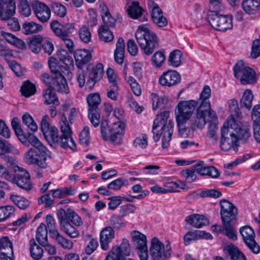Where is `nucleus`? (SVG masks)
I'll return each instance as SVG.
<instances>
[{"label":"nucleus","mask_w":260,"mask_h":260,"mask_svg":"<svg viewBox=\"0 0 260 260\" xmlns=\"http://www.w3.org/2000/svg\"><path fill=\"white\" fill-rule=\"evenodd\" d=\"M135 36L140 47L147 55L151 54L154 49L158 46L156 35L146 25L139 26Z\"/></svg>","instance_id":"39448f33"},{"label":"nucleus","mask_w":260,"mask_h":260,"mask_svg":"<svg viewBox=\"0 0 260 260\" xmlns=\"http://www.w3.org/2000/svg\"><path fill=\"white\" fill-rule=\"evenodd\" d=\"M126 11L129 17L133 19H139L142 16L144 10L140 6L138 2H133L128 6Z\"/></svg>","instance_id":"72a5a7b5"},{"label":"nucleus","mask_w":260,"mask_h":260,"mask_svg":"<svg viewBox=\"0 0 260 260\" xmlns=\"http://www.w3.org/2000/svg\"><path fill=\"white\" fill-rule=\"evenodd\" d=\"M14 174H12V180L9 181L17 185L19 187L26 190H30L32 187L29 173L23 168L15 166L13 167Z\"/></svg>","instance_id":"ddd939ff"},{"label":"nucleus","mask_w":260,"mask_h":260,"mask_svg":"<svg viewBox=\"0 0 260 260\" xmlns=\"http://www.w3.org/2000/svg\"><path fill=\"white\" fill-rule=\"evenodd\" d=\"M46 223L49 230L50 237L55 235L58 231L55 229V221L54 218L51 215L46 216Z\"/></svg>","instance_id":"774afa93"},{"label":"nucleus","mask_w":260,"mask_h":260,"mask_svg":"<svg viewBox=\"0 0 260 260\" xmlns=\"http://www.w3.org/2000/svg\"><path fill=\"white\" fill-rule=\"evenodd\" d=\"M253 99V95L252 91L250 89H246L243 92L240 101L241 107L250 109L252 106Z\"/></svg>","instance_id":"c03bdc74"},{"label":"nucleus","mask_w":260,"mask_h":260,"mask_svg":"<svg viewBox=\"0 0 260 260\" xmlns=\"http://www.w3.org/2000/svg\"><path fill=\"white\" fill-rule=\"evenodd\" d=\"M24 162L29 165H37L41 168L45 169L47 167V156H45L33 150H28L24 153Z\"/></svg>","instance_id":"a211bd4d"},{"label":"nucleus","mask_w":260,"mask_h":260,"mask_svg":"<svg viewBox=\"0 0 260 260\" xmlns=\"http://www.w3.org/2000/svg\"><path fill=\"white\" fill-rule=\"evenodd\" d=\"M36 239L40 244H45L48 242L47 230L45 224L41 223L37 229Z\"/></svg>","instance_id":"a19ab883"},{"label":"nucleus","mask_w":260,"mask_h":260,"mask_svg":"<svg viewBox=\"0 0 260 260\" xmlns=\"http://www.w3.org/2000/svg\"><path fill=\"white\" fill-rule=\"evenodd\" d=\"M209 22L217 30L225 31L233 27V17L229 15H221L217 11H211L208 15Z\"/></svg>","instance_id":"9d476101"},{"label":"nucleus","mask_w":260,"mask_h":260,"mask_svg":"<svg viewBox=\"0 0 260 260\" xmlns=\"http://www.w3.org/2000/svg\"><path fill=\"white\" fill-rule=\"evenodd\" d=\"M221 139L220 142L221 149L225 151L230 150L232 148L234 151L238 150L237 138L233 131L228 127L225 122L221 128Z\"/></svg>","instance_id":"4468645a"},{"label":"nucleus","mask_w":260,"mask_h":260,"mask_svg":"<svg viewBox=\"0 0 260 260\" xmlns=\"http://www.w3.org/2000/svg\"><path fill=\"white\" fill-rule=\"evenodd\" d=\"M197 104L194 100L179 102L176 112V119L188 121L194 113Z\"/></svg>","instance_id":"2eb2a0df"},{"label":"nucleus","mask_w":260,"mask_h":260,"mask_svg":"<svg viewBox=\"0 0 260 260\" xmlns=\"http://www.w3.org/2000/svg\"><path fill=\"white\" fill-rule=\"evenodd\" d=\"M127 82L129 83L133 93L136 96H140L141 94L142 90L141 86L137 82V80L132 76H129L128 78Z\"/></svg>","instance_id":"bf43d9fd"},{"label":"nucleus","mask_w":260,"mask_h":260,"mask_svg":"<svg viewBox=\"0 0 260 260\" xmlns=\"http://www.w3.org/2000/svg\"><path fill=\"white\" fill-rule=\"evenodd\" d=\"M210 96L211 89L209 86L205 85L200 95V104L197 108L196 115L190 121L192 129L202 128L207 122L214 121L217 119L215 112L211 109L209 100Z\"/></svg>","instance_id":"f03ea898"},{"label":"nucleus","mask_w":260,"mask_h":260,"mask_svg":"<svg viewBox=\"0 0 260 260\" xmlns=\"http://www.w3.org/2000/svg\"><path fill=\"white\" fill-rule=\"evenodd\" d=\"M7 153L18 154L19 150L10 143L0 138V155Z\"/></svg>","instance_id":"8fccbe9b"},{"label":"nucleus","mask_w":260,"mask_h":260,"mask_svg":"<svg viewBox=\"0 0 260 260\" xmlns=\"http://www.w3.org/2000/svg\"><path fill=\"white\" fill-rule=\"evenodd\" d=\"M235 78L240 80L242 84L253 83L255 81V72L251 68L244 65L242 60L237 62L233 68Z\"/></svg>","instance_id":"f8f14e48"},{"label":"nucleus","mask_w":260,"mask_h":260,"mask_svg":"<svg viewBox=\"0 0 260 260\" xmlns=\"http://www.w3.org/2000/svg\"><path fill=\"white\" fill-rule=\"evenodd\" d=\"M128 183V180L119 178L110 183L107 187L109 189L117 190L120 189L123 185H127Z\"/></svg>","instance_id":"13d9d810"},{"label":"nucleus","mask_w":260,"mask_h":260,"mask_svg":"<svg viewBox=\"0 0 260 260\" xmlns=\"http://www.w3.org/2000/svg\"><path fill=\"white\" fill-rule=\"evenodd\" d=\"M2 36L6 40L11 44H12L19 49H23L25 48V43L11 33L2 31Z\"/></svg>","instance_id":"ea45409f"},{"label":"nucleus","mask_w":260,"mask_h":260,"mask_svg":"<svg viewBox=\"0 0 260 260\" xmlns=\"http://www.w3.org/2000/svg\"><path fill=\"white\" fill-rule=\"evenodd\" d=\"M26 139L32 146L29 149L33 150L34 151L47 156L48 150L37 137L28 133Z\"/></svg>","instance_id":"5701e85b"},{"label":"nucleus","mask_w":260,"mask_h":260,"mask_svg":"<svg viewBox=\"0 0 260 260\" xmlns=\"http://www.w3.org/2000/svg\"><path fill=\"white\" fill-rule=\"evenodd\" d=\"M62 211L66 213L67 218L75 225L79 226L83 224L81 218L74 211L68 209L67 212L64 210H62Z\"/></svg>","instance_id":"864d4df0"},{"label":"nucleus","mask_w":260,"mask_h":260,"mask_svg":"<svg viewBox=\"0 0 260 260\" xmlns=\"http://www.w3.org/2000/svg\"><path fill=\"white\" fill-rule=\"evenodd\" d=\"M16 6L14 0H0V19L6 20L14 15Z\"/></svg>","instance_id":"412c9836"},{"label":"nucleus","mask_w":260,"mask_h":260,"mask_svg":"<svg viewBox=\"0 0 260 260\" xmlns=\"http://www.w3.org/2000/svg\"><path fill=\"white\" fill-rule=\"evenodd\" d=\"M172 248L169 242L165 246L157 238L151 240L150 254L153 260H168L171 256Z\"/></svg>","instance_id":"6e6552de"},{"label":"nucleus","mask_w":260,"mask_h":260,"mask_svg":"<svg viewBox=\"0 0 260 260\" xmlns=\"http://www.w3.org/2000/svg\"><path fill=\"white\" fill-rule=\"evenodd\" d=\"M132 240L136 250L147 247L146 236L137 231L132 233Z\"/></svg>","instance_id":"473e14b6"},{"label":"nucleus","mask_w":260,"mask_h":260,"mask_svg":"<svg viewBox=\"0 0 260 260\" xmlns=\"http://www.w3.org/2000/svg\"><path fill=\"white\" fill-rule=\"evenodd\" d=\"M101 15L106 27H114L116 20L111 15L107 7L105 5L101 6Z\"/></svg>","instance_id":"2f4dec72"},{"label":"nucleus","mask_w":260,"mask_h":260,"mask_svg":"<svg viewBox=\"0 0 260 260\" xmlns=\"http://www.w3.org/2000/svg\"><path fill=\"white\" fill-rule=\"evenodd\" d=\"M15 212V208L12 206L0 207V222L9 218Z\"/></svg>","instance_id":"09e8293b"},{"label":"nucleus","mask_w":260,"mask_h":260,"mask_svg":"<svg viewBox=\"0 0 260 260\" xmlns=\"http://www.w3.org/2000/svg\"><path fill=\"white\" fill-rule=\"evenodd\" d=\"M242 8L247 14H254L260 8V2L256 0H243Z\"/></svg>","instance_id":"f704fd0d"},{"label":"nucleus","mask_w":260,"mask_h":260,"mask_svg":"<svg viewBox=\"0 0 260 260\" xmlns=\"http://www.w3.org/2000/svg\"><path fill=\"white\" fill-rule=\"evenodd\" d=\"M29 250L31 256L35 260L41 259L44 253L43 249L37 244L34 239L29 241Z\"/></svg>","instance_id":"58836bf2"},{"label":"nucleus","mask_w":260,"mask_h":260,"mask_svg":"<svg viewBox=\"0 0 260 260\" xmlns=\"http://www.w3.org/2000/svg\"><path fill=\"white\" fill-rule=\"evenodd\" d=\"M115 237V232L112 226L104 228L100 233V243L102 249L106 250L109 248V243Z\"/></svg>","instance_id":"4be33fe9"},{"label":"nucleus","mask_w":260,"mask_h":260,"mask_svg":"<svg viewBox=\"0 0 260 260\" xmlns=\"http://www.w3.org/2000/svg\"><path fill=\"white\" fill-rule=\"evenodd\" d=\"M151 18L155 24L161 27L167 25V20L158 5H154L151 9Z\"/></svg>","instance_id":"bb28decb"},{"label":"nucleus","mask_w":260,"mask_h":260,"mask_svg":"<svg viewBox=\"0 0 260 260\" xmlns=\"http://www.w3.org/2000/svg\"><path fill=\"white\" fill-rule=\"evenodd\" d=\"M229 108L231 112V115L228 118L232 116L234 119L237 120L241 119L242 117V113L240 111V109L238 105V101L235 99H232L229 101Z\"/></svg>","instance_id":"a18cd8bd"},{"label":"nucleus","mask_w":260,"mask_h":260,"mask_svg":"<svg viewBox=\"0 0 260 260\" xmlns=\"http://www.w3.org/2000/svg\"><path fill=\"white\" fill-rule=\"evenodd\" d=\"M108 121H102L101 124V132L103 139L104 140H110L115 142L121 138L124 133L125 124L120 120L116 121L110 125V128L107 132Z\"/></svg>","instance_id":"0eeeda50"},{"label":"nucleus","mask_w":260,"mask_h":260,"mask_svg":"<svg viewBox=\"0 0 260 260\" xmlns=\"http://www.w3.org/2000/svg\"><path fill=\"white\" fill-rule=\"evenodd\" d=\"M98 32L100 40L104 42H110L114 39V36L108 27L101 26L98 30Z\"/></svg>","instance_id":"603ef678"},{"label":"nucleus","mask_w":260,"mask_h":260,"mask_svg":"<svg viewBox=\"0 0 260 260\" xmlns=\"http://www.w3.org/2000/svg\"><path fill=\"white\" fill-rule=\"evenodd\" d=\"M45 102L47 104H51L57 102L56 94L52 91L51 88H48L43 94Z\"/></svg>","instance_id":"e2e57ef3"},{"label":"nucleus","mask_w":260,"mask_h":260,"mask_svg":"<svg viewBox=\"0 0 260 260\" xmlns=\"http://www.w3.org/2000/svg\"><path fill=\"white\" fill-rule=\"evenodd\" d=\"M43 41V38L41 35H38L32 36L27 40L29 49L32 52L38 53L41 51V44Z\"/></svg>","instance_id":"e433bc0d"},{"label":"nucleus","mask_w":260,"mask_h":260,"mask_svg":"<svg viewBox=\"0 0 260 260\" xmlns=\"http://www.w3.org/2000/svg\"><path fill=\"white\" fill-rule=\"evenodd\" d=\"M32 8L35 16L41 22H47L51 16V10L45 3L36 1L32 4Z\"/></svg>","instance_id":"6ab92c4d"},{"label":"nucleus","mask_w":260,"mask_h":260,"mask_svg":"<svg viewBox=\"0 0 260 260\" xmlns=\"http://www.w3.org/2000/svg\"><path fill=\"white\" fill-rule=\"evenodd\" d=\"M49 66L51 72L54 74L51 87L59 92L68 93L70 90L67 80L61 73L62 69H66V67L59 66L56 62L50 63L49 61Z\"/></svg>","instance_id":"9b49d317"},{"label":"nucleus","mask_w":260,"mask_h":260,"mask_svg":"<svg viewBox=\"0 0 260 260\" xmlns=\"http://www.w3.org/2000/svg\"><path fill=\"white\" fill-rule=\"evenodd\" d=\"M226 124L230 130L235 134L237 141H241L246 143L251 138L250 125L246 121H238V120L234 119L232 116L228 118L225 121Z\"/></svg>","instance_id":"423d86ee"},{"label":"nucleus","mask_w":260,"mask_h":260,"mask_svg":"<svg viewBox=\"0 0 260 260\" xmlns=\"http://www.w3.org/2000/svg\"><path fill=\"white\" fill-rule=\"evenodd\" d=\"M53 12L57 16L63 17L67 14L66 8L58 2H54L51 6Z\"/></svg>","instance_id":"052dcab7"},{"label":"nucleus","mask_w":260,"mask_h":260,"mask_svg":"<svg viewBox=\"0 0 260 260\" xmlns=\"http://www.w3.org/2000/svg\"><path fill=\"white\" fill-rule=\"evenodd\" d=\"M182 53L179 50H175L170 53L169 61L171 65L178 67L181 64Z\"/></svg>","instance_id":"3c124183"},{"label":"nucleus","mask_w":260,"mask_h":260,"mask_svg":"<svg viewBox=\"0 0 260 260\" xmlns=\"http://www.w3.org/2000/svg\"><path fill=\"white\" fill-rule=\"evenodd\" d=\"M56 55L58 59L62 61L67 67L70 68V67H74L73 58L65 49L58 50L56 53Z\"/></svg>","instance_id":"37998d69"},{"label":"nucleus","mask_w":260,"mask_h":260,"mask_svg":"<svg viewBox=\"0 0 260 260\" xmlns=\"http://www.w3.org/2000/svg\"><path fill=\"white\" fill-rule=\"evenodd\" d=\"M194 168L201 175H208L212 178H217L219 175L218 171L214 167H206L202 162L195 165Z\"/></svg>","instance_id":"cd10ccee"},{"label":"nucleus","mask_w":260,"mask_h":260,"mask_svg":"<svg viewBox=\"0 0 260 260\" xmlns=\"http://www.w3.org/2000/svg\"><path fill=\"white\" fill-rule=\"evenodd\" d=\"M240 232L243 240L248 248L253 253L258 254L260 252V246L256 242L253 230L249 226L246 225L240 229Z\"/></svg>","instance_id":"dca6fc26"},{"label":"nucleus","mask_w":260,"mask_h":260,"mask_svg":"<svg viewBox=\"0 0 260 260\" xmlns=\"http://www.w3.org/2000/svg\"><path fill=\"white\" fill-rule=\"evenodd\" d=\"M104 74L103 65L99 63L92 69L91 71L88 75L86 83L90 87L94 86L95 83L99 81Z\"/></svg>","instance_id":"b1692460"},{"label":"nucleus","mask_w":260,"mask_h":260,"mask_svg":"<svg viewBox=\"0 0 260 260\" xmlns=\"http://www.w3.org/2000/svg\"><path fill=\"white\" fill-rule=\"evenodd\" d=\"M49 116L44 115L41 122V129L46 140L51 145L59 146L63 149L70 148L75 150L76 146L72 137V131L66 117L61 118L60 131L61 135H58L57 128L49 123Z\"/></svg>","instance_id":"f257e3e1"},{"label":"nucleus","mask_w":260,"mask_h":260,"mask_svg":"<svg viewBox=\"0 0 260 260\" xmlns=\"http://www.w3.org/2000/svg\"><path fill=\"white\" fill-rule=\"evenodd\" d=\"M55 234L51 238L54 239L62 248L70 250L73 247L74 243L71 240L63 237L59 234V232Z\"/></svg>","instance_id":"79ce46f5"},{"label":"nucleus","mask_w":260,"mask_h":260,"mask_svg":"<svg viewBox=\"0 0 260 260\" xmlns=\"http://www.w3.org/2000/svg\"><path fill=\"white\" fill-rule=\"evenodd\" d=\"M28 0H21L19 5L20 13L25 17L29 16L31 13V10L28 3Z\"/></svg>","instance_id":"338daca9"},{"label":"nucleus","mask_w":260,"mask_h":260,"mask_svg":"<svg viewBox=\"0 0 260 260\" xmlns=\"http://www.w3.org/2000/svg\"><path fill=\"white\" fill-rule=\"evenodd\" d=\"M74 57L76 64L80 69L90 60L91 54L88 50L78 49L75 52Z\"/></svg>","instance_id":"393cba45"},{"label":"nucleus","mask_w":260,"mask_h":260,"mask_svg":"<svg viewBox=\"0 0 260 260\" xmlns=\"http://www.w3.org/2000/svg\"><path fill=\"white\" fill-rule=\"evenodd\" d=\"M169 115V111H164L157 115L152 127L154 141H158L162 136L161 147L164 149L169 147L173 133L174 123L168 119Z\"/></svg>","instance_id":"7ed1b4c3"},{"label":"nucleus","mask_w":260,"mask_h":260,"mask_svg":"<svg viewBox=\"0 0 260 260\" xmlns=\"http://www.w3.org/2000/svg\"><path fill=\"white\" fill-rule=\"evenodd\" d=\"M181 81L180 74L175 70H168L160 76L158 82L162 86L171 87L177 85Z\"/></svg>","instance_id":"aec40b11"},{"label":"nucleus","mask_w":260,"mask_h":260,"mask_svg":"<svg viewBox=\"0 0 260 260\" xmlns=\"http://www.w3.org/2000/svg\"><path fill=\"white\" fill-rule=\"evenodd\" d=\"M90 136L89 134V128L85 127L79 135V142L81 144L87 146L90 142Z\"/></svg>","instance_id":"0e129e2a"},{"label":"nucleus","mask_w":260,"mask_h":260,"mask_svg":"<svg viewBox=\"0 0 260 260\" xmlns=\"http://www.w3.org/2000/svg\"><path fill=\"white\" fill-rule=\"evenodd\" d=\"M185 221L196 228H200L209 224L208 219L204 215L193 214L187 216Z\"/></svg>","instance_id":"a878e982"},{"label":"nucleus","mask_w":260,"mask_h":260,"mask_svg":"<svg viewBox=\"0 0 260 260\" xmlns=\"http://www.w3.org/2000/svg\"><path fill=\"white\" fill-rule=\"evenodd\" d=\"M122 199L127 202H133L132 199L123 198L120 196L112 197L110 198V201L108 203L109 208L112 210L116 209L121 204Z\"/></svg>","instance_id":"680f3d73"},{"label":"nucleus","mask_w":260,"mask_h":260,"mask_svg":"<svg viewBox=\"0 0 260 260\" xmlns=\"http://www.w3.org/2000/svg\"><path fill=\"white\" fill-rule=\"evenodd\" d=\"M223 250L230 256L231 260H246L245 255L234 244L225 246Z\"/></svg>","instance_id":"c756f323"},{"label":"nucleus","mask_w":260,"mask_h":260,"mask_svg":"<svg viewBox=\"0 0 260 260\" xmlns=\"http://www.w3.org/2000/svg\"><path fill=\"white\" fill-rule=\"evenodd\" d=\"M152 107L154 110L157 108L164 109L168 103V99L165 96H158L156 94L152 93Z\"/></svg>","instance_id":"49530a36"},{"label":"nucleus","mask_w":260,"mask_h":260,"mask_svg":"<svg viewBox=\"0 0 260 260\" xmlns=\"http://www.w3.org/2000/svg\"><path fill=\"white\" fill-rule=\"evenodd\" d=\"M220 215L226 235L231 239L236 240V231L234 225L236 222L237 209L234 205L226 200L220 202Z\"/></svg>","instance_id":"20e7f679"},{"label":"nucleus","mask_w":260,"mask_h":260,"mask_svg":"<svg viewBox=\"0 0 260 260\" xmlns=\"http://www.w3.org/2000/svg\"><path fill=\"white\" fill-rule=\"evenodd\" d=\"M11 200L21 209H25L29 205V202L25 198L16 195H12L10 197Z\"/></svg>","instance_id":"5fc2aeb1"},{"label":"nucleus","mask_w":260,"mask_h":260,"mask_svg":"<svg viewBox=\"0 0 260 260\" xmlns=\"http://www.w3.org/2000/svg\"><path fill=\"white\" fill-rule=\"evenodd\" d=\"M116 49L114 52V58L116 62L122 64L124 59L125 44L122 38H119L116 43Z\"/></svg>","instance_id":"c9c22d12"},{"label":"nucleus","mask_w":260,"mask_h":260,"mask_svg":"<svg viewBox=\"0 0 260 260\" xmlns=\"http://www.w3.org/2000/svg\"><path fill=\"white\" fill-rule=\"evenodd\" d=\"M22 122L31 132H36L38 126L31 116L28 114H24L22 116Z\"/></svg>","instance_id":"4d7b16f0"},{"label":"nucleus","mask_w":260,"mask_h":260,"mask_svg":"<svg viewBox=\"0 0 260 260\" xmlns=\"http://www.w3.org/2000/svg\"><path fill=\"white\" fill-rule=\"evenodd\" d=\"M110 226L113 229H119L124 226V224L123 222L122 218L117 215H112L110 219Z\"/></svg>","instance_id":"69168bd1"},{"label":"nucleus","mask_w":260,"mask_h":260,"mask_svg":"<svg viewBox=\"0 0 260 260\" xmlns=\"http://www.w3.org/2000/svg\"><path fill=\"white\" fill-rule=\"evenodd\" d=\"M50 27L55 35L60 39L64 37H71L75 30V24L73 23L61 24L57 20L51 22Z\"/></svg>","instance_id":"f3484780"},{"label":"nucleus","mask_w":260,"mask_h":260,"mask_svg":"<svg viewBox=\"0 0 260 260\" xmlns=\"http://www.w3.org/2000/svg\"><path fill=\"white\" fill-rule=\"evenodd\" d=\"M22 29L25 35H30L41 31L43 26L33 21L25 22L22 25Z\"/></svg>","instance_id":"4c0bfd02"},{"label":"nucleus","mask_w":260,"mask_h":260,"mask_svg":"<svg viewBox=\"0 0 260 260\" xmlns=\"http://www.w3.org/2000/svg\"><path fill=\"white\" fill-rule=\"evenodd\" d=\"M22 95L25 97H29L36 93L35 85L29 81L24 82L20 89Z\"/></svg>","instance_id":"de8ad7c7"},{"label":"nucleus","mask_w":260,"mask_h":260,"mask_svg":"<svg viewBox=\"0 0 260 260\" xmlns=\"http://www.w3.org/2000/svg\"><path fill=\"white\" fill-rule=\"evenodd\" d=\"M88 105V116L94 127H97L100 122L101 109L99 105L101 102L100 95L98 93H90L86 98Z\"/></svg>","instance_id":"1a4fd4ad"},{"label":"nucleus","mask_w":260,"mask_h":260,"mask_svg":"<svg viewBox=\"0 0 260 260\" xmlns=\"http://www.w3.org/2000/svg\"><path fill=\"white\" fill-rule=\"evenodd\" d=\"M59 219L61 230L68 236L72 238H76L79 236V231L71 225L68 219L64 218L63 217H59Z\"/></svg>","instance_id":"c85d7f7f"},{"label":"nucleus","mask_w":260,"mask_h":260,"mask_svg":"<svg viewBox=\"0 0 260 260\" xmlns=\"http://www.w3.org/2000/svg\"><path fill=\"white\" fill-rule=\"evenodd\" d=\"M111 251L122 258H124L125 256H129L131 253V247L128 241L126 239H123L120 245L113 248Z\"/></svg>","instance_id":"7c9ffc66"},{"label":"nucleus","mask_w":260,"mask_h":260,"mask_svg":"<svg viewBox=\"0 0 260 260\" xmlns=\"http://www.w3.org/2000/svg\"><path fill=\"white\" fill-rule=\"evenodd\" d=\"M166 59V56L164 52L157 51L152 57V64L157 68L160 67Z\"/></svg>","instance_id":"6e6d98bb"}]
</instances>
